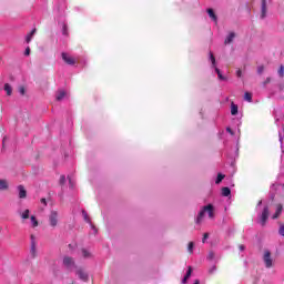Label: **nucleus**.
Here are the masks:
<instances>
[{"label": "nucleus", "instance_id": "nucleus-7", "mask_svg": "<svg viewBox=\"0 0 284 284\" xmlns=\"http://www.w3.org/2000/svg\"><path fill=\"white\" fill-rule=\"evenodd\" d=\"M63 265H64V267H67V270H72V267L75 266L74 258H72L70 256H64L63 257Z\"/></svg>", "mask_w": 284, "mask_h": 284}, {"label": "nucleus", "instance_id": "nucleus-5", "mask_svg": "<svg viewBox=\"0 0 284 284\" xmlns=\"http://www.w3.org/2000/svg\"><path fill=\"white\" fill-rule=\"evenodd\" d=\"M62 61H64L67 65H74V63H77V60L65 52H62Z\"/></svg>", "mask_w": 284, "mask_h": 284}, {"label": "nucleus", "instance_id": "nucleus-27", "mask_svg": "<svg viewBox=\"0 0 284 284\" xmlns=\"http://www.w3.org/2000/svg\"><path fill=\"white\" fill-rule=\"evenodd\" d=\"M31 222L33 227H39V221H37V217L34 215L31 216Z\"/></svg>", "mask_w": 284, "mask_h": 284}, {"label": "nucleus", "instance_id": "nucleus-12", "mask_svg": "<svg viewBox=\"0 0 284 284\" xmlns=\"http://www.w3.org/2000/svg\"><path fill=\"white\" fill-rule=\"evenodd\" d=\"M282 212H283V205L278 204L277 209L275 211V214L273 215V220L278 219V216H281Z\"/></svg>", "mask_w": 284, "mask_h": 284}, {"label": "nucleus", "instance_id": "nucleus-13", "mask_svg": "<svg viewBox=\"0 0 284 284\" xmlns=\"http://www.w3.org/2000/svg\"><path fill=\"white\" fill-rule=\"evenodd\" d=\"M190 276H192V266H189L187 272L184 278L182 280V283H187V278H190Z\"/></svg>", "mask_w": 284, "mask_h": 284}, {"label": "nucleus", "instance_id": "nucleus-10", "mask_svg": "<svg viewBox=\"0 0 284 284\" xmlns=\"http://www.w3.org/2000/svg\"><path fill=\"white\" fill-rule=\"evenodd\" d=\"M235 37H236V33L231 32V33L227 36V38L225 39V41H224L225 45L232 43V41H234V38H235Z\"/></svg>", "mask_w": 284, "mask_h": 284}, {"label": "nucleus", "instance_id": "nucleus-34", "mask_svg": "<svg viewBox=\"0 0 284 284\" xmlns=\"http://www.w3.org/2000/svg\"><path fill=\"white\" fill-rule=\"evenodd\" d=\"M60 185H65V175L60 176Z\"/></svg>", "mask_w": 284, "mask_h": 284}, {"label": "nucleus", "instance_id": "nucleus-26", "mask_svg": "<svg viewBox=\"0 0 284 284\" xmlns=\"http://www.w3.org/2000/svg\"><path fill=\"white\" fill-rule=\"evenodd\" d=\"M82 255H83V258H90V256H92V254L88 252V250L85 248H82Z\"/></svg>", "mask_w": 284, "mask_h": 284}, {"label": "nucleus", "instance_id": "nucleus-38", "mask_svg": "<svg viewBox=\"0 0 284 284\" xmlns=\"http://www.w3.org/2000/svg\"><path fill=\"white\" fill-rule=\"evenodd\" d=\"M272 78H266V80L264 81V85H267V83H271Z\"/></svg>", "mask_w": 284, "mask_h": 284}, {"label": "nucleus", "instance_id": "nucleus-2", "mask_svg": "<svg viewBox=\"0 0 284 284\" xmlns=\"http://www.w3.org/2000/svg\"><path fill=\"white\" fill-rule=\"evenodd\" d=\"M49 223L51 227H57V225L59 224V212L51 211L49 215Z\"/></svg>", "mask_w": 284, "mask_h": 284}, {"label": "nucleus", "instance_id": "nucleus-32", "mask_svg": "<svg viewBox=\"0 0 284 284\" xmlns=\"http://www.w3.org/2000/svg\"><path fill=\"white\" fill-rule=\"evenodd\" d=\"M207 239H210V233H204L203 239H202V243H205V241H207Z\"/></svg>", "mask_w": 284, "mask_h": 284}, {"label": "nucleus", "instance_id": "nucleus-28", "mask_svg": "<svg viewBox=\"0 0 284 284\" xmlns=\"http://www.w3.org/2000/svg\"><path fill=\"white\" fill-rule=\"evenodd\" d=\"M189 254H192L194 252V242H190L187 246Z\"/></svg>", "mask_w": 284, "mask_h": 284}, {"label": "nucleus", "instance_id": "nucleus-36", "mask_svg": "<svg viewBox=\"0 0 284 284\" xmlns=\"http://www.w3.org/2000/svg\"><path fill=\"white\" fill-rule=\"evenodd\" d=\"M19 92L23 97V94H26V87H20Z\"/></svg>", "mask_w": 284, "mask_h": 284}, {"label": "nucleus", "instance_id": "nucleus-17", "mask_svg": "<svg viewBox=\"0 0 284 284\" xmlns=\"http://www.w3.org/2000/svg\"><path fill=\"white\" fill-rule=\"evenodd\" d=\"M4 91L7 92L8 97L12 95V87L10 85V83L4 84Z\"/></svg>", "mask_w": 284, "mask_h": 284}, {"label": "nucleus", "instance_id": "nucleus-40", "mask_svg": "<svg viewBox=\"0 0 284 284\" xmlns=\"http://www.w3.org/2000/svg\"><path fill=\"white\" fill-rule=\"evenodd\" d=\"M239 250H240L241 252H243V251L245 250V245L240 244V245H239Z\"/></svg>", "mask_w": 284, "mask_h": 284}, {"label": "nucleus", "instance_id": "nucleus-25", "mask_svg": "<svg viewBox=\"0 0 284 284\" xmlns=\"http://www.w3.org/2000/svg\"><path fill=\"white\" fill-rule=\"evenodd\" d=\"M21 219H30V210H24L23 213L21 214Z\"/></svg>", "mask_w": 284, "mask_h": 284}, {"label": "nucleus", "instance_id": "nucleus-41", "mask_svg": "<svg viewBox=\"0 0 284 284\" xmlns=\"http://www.w3.org/2000/svg\"><path fill=\"white\" fill-rule=\"evenodd\" d=\"M214 272H216V266H213V267L210 270V273H211V274H214Z\"/></svg>", "mask_w": 284, "mask_h": 284}, {"label": "nucleus", "instance_id": "nucleus-20", "mask_svg": "<svg viewBox=\"0 0 284 284\" xmlns=\"http://www.w3.org/2000/svg\"><path fill=\"white\" fill-rule=\"evenodd\" d=\"M210 59H211V63L213 65V68L216 67V58L214 57V53H212V51H210Z\"/></svg>", "mask_w": 284, "mask_h": 284}, {"label": "nucleus", "instance_id": "nucleus-29", "mask_svg": "<svg viewBox=\"0 0 284 284\" xmlns=\"http://www.w3.org/2000/svg\"><path fill=\"white\" fill-rule=\"evenodd\" d=\"M62 34H64V37H68V24H63Z\"/></svg>", "mask_w": 284, "mask_h": 284}, {"label": "nucleus", "instance_id": "nucleus-46", "mask_svg": "<svg viewBox=\"0 0 284 284\" xmlns=\"http://www.w3.org/2000/svg\"><path fill=\"white\" fill-rule=\"evenodd\" d=\"M84 219H85V221H90V220H88V214L84 215Z\"/></svg>", "mask_w": 284, "mask_h": 284}, {"label": "nucleus", "instance_id": "nucleus-22", "mask_svg": "<svg viewBox=\"0 0 284 284\" xmlns=\"http://www.w3.org/2000/svg\"><path fill=\"white\" fill-rule=\"evenodd\" d=\"M0 190H8V182L6 180H0Z\"/></svg>", "mask_w": 284, "mask_h": 284}, {"label": "nucleus", "instance_id": "nucleus-37", "mask_svg": "<svg viewBox=\"0 0 284 284\" xmlns=\"http://www.w3.org/2000/svg\"><path fill=\"white\" fill-rule=\"evenodd\" d=\"M24 54H26V57H29V55H30V47H28V48L26 49Z\"/></svg>", "mask_w": 284, "mask_h": 284}, {"label": "nucleus", "instance_id": "nucleus-47", "mask_svg": "<svg viewBox=\"0 0 284 284\" xmlns=\"http://www.w3.org/2000/svg\"><path fill=\"white\" fill-rule=\"evenodd\" d=\"M194 284H200L199 280H196V281L194 282Z\"/></svg>", "mask_w": 284, "mask_h": 284}, {"label": "nucleus", "instance_id": "nucleus-11", "mask_svg": "<svg viewBox=\"0 0 284 284\" xmlns=\"http://www.w3.org/2000/svg\"><path fill=\"white\" fill-rule=\"evenodd\" d=\"M231 114L232 116H236V114H239V105L234 104V102L231 103Z\"/></svg>", "mask_w": 284, "mask_h": 284}, {"label": "nucleus", "instance_id": "nucleus-18", "mask_svg": "<svg viewBox=\"0 0 284 284\" xmlns=\"http://www.w3.org/2000/svg\"><path fill=\"white\" fill-rule=\"evenodd\" d=\"M31 254L32 256H37V241H33L31 244Z\"/></svg>", "mask_w": 284, "mask_h": 284}, {"label": "nucleus", "instance_id": "nucleus-31", "mask_svg": "<svg viewBox=\"0 0 284 284\" xmlns=\"http://www.w3.org/2000/svg\"><path fill=\"white\" fill-rule=\"evenodd\" d=\"M278 74H280L281 78L284 77V67L283 65L280 67Z\"/></svg>", "mask_w": 284, "mask_h": 284}, {"label": "nucleus", "instance_id": "nucleus-8", "mask_svg": "<svg viewBox=\"0 0 284 284\" xmlns=\"http://www.w3.org/2000/svg\"><path fill=\"white\" fill-rule=\"evenodd\" d=\"M267 17V0H262L261 19Z\"/></svg>", "mask_w": 284, "mask_h": 284}, {"label": "nucleus", "instance_id": "nucleus-21", "mask_svg": "<svg viewBox=\"0 0 284 284\" xmlns=\"http://www.w3.org/2000/svg\"><path fill=\"white\" fill-rule=\"evenodd\" d=\"M215 72L221 81H226V78L223 77V74L221 73V70L219 68H215Z\"/></svg>", "mask_w": 284, "mask_h": 284}, {"label": "nucleus", "instance_id": "nucleus-14", "mask_svg": "<svg viewBox=\"0 0 284 284\" xmlns=\"http://www.w3.org/2000/svg\"><path fill=\"white\" fill-rule=\"evenodd\" d=\"M36 33H37V29H33L29 34H27V38H26L27 43H30V41H32V37H34Z\"/></svg>", "mask_w": 284, "mask_h": 284}, {"label": "nucleus", "instance_id": "nucleus-24", "mask_svg": "<svg viewBox=\"0 0 284 284\" xmlns=\"http://www.w3.org/2000/svg\"><path fill=\"white\" fill-rule=\"evenodd\" d=\"M224 179H225V175L219 173V174H217V178H216V180H215L216 185H219V183H221V181H223Z\"/></svg>", "mask_w": 284, "mask_h": 284}, {"label": "nucleus", "instance_id": "nucleus-42", "mask_svg": "<svg viewBox=\"0 0 284 284\" xmlns=\"http://www.w3.org/2000/svg\"><path fill=\"white\" fill-rule=\"evenodd\" d=\"M226 132H229L230 134H234V132L230 128L226 129Z\"/></svg>", "mask_w": 284, "mask_h": 284}, {"label": "nucleus", "instance_id": "nucleus-23", "mask_svg": "<svg viewBox=\"0 0 284 284\" xmlns=\"http://www.w3.org/2000/svg\"><path fill=\"white\" fill-rule=\"evenodd\" d=\"M244 99H245V101H247L248 103H252V93L245 92V93H244Z\"/></svg>", "mask_w": 284, "mask_h": 284}, {"label": "nucleus", "instance_id": "nucleus-15", "mask_svg": "<svg viewBox=\"0 0 284 284\" xmlns=\"http://www.w3.org/2000/svg\"><path fill=\"white\" fill-rule=\"evenodd\" d=\"M207 14L213 21H217L216 13H214V9H207Z\"/></svg>", "mask_w": 284, "mask_h": 284}, {"label": "nucleus", "instance_id": "nucleus-19", "mask_svg": "<svg viewBox=\"0 0 284 284\" xmlns=\"http://www.w3.org/2000/svg\"><path fill=\"white\" fill-rule=\"evenodd\" d=\"M65 98V91H59L57 94V101H62Z\"/></svg>", "mask_w": 284, "mask_h": 284}, {"label": "nucleus", "instance_id": "nucleus-44", "mask_svg": "<svg viewBox=\"0 0 284 284\" xmlns=\"http://www.w3.org/2000/svg\"><path fill=\"white\" fill-rule=\"evenodd\" d=\"M236 74H237V77H241V74H242L241 70H237Z\"/></svg>", "mask_w": 284, "mask_h": 284}, {"label": "nucleus", "instance_id": "nucleus-3", "mask_svg": "<svg viewBox=\"0 0 284 284\" xmlns=\"http://www.w3.org/2000/svg\"><path fill=\"white\" fill-rule=\"evenodd\" d=\"M267 219H270V207L265 206L260 217V223L262 226H265V224L267 223Z\"/></svg>", "mask_w": 284, "mask_h": 284}, {"label": "nucleus", "instance_id": "nucleus-4", "mask_svg": "<svg viewBox=\"0 0 284 284\" xmlns=\"http://www.w3.org/2000/svg\"><path fill=\"white\" fill-rule=\"evenodd\" d=\"M75 274L80 278V281H83L84 283H88V281H90V276L85 273L83 268H78Z\"/></svg>", "mask_w": 284, "mask_h": 284}, {"label": "nucleus", "instance_id": "nucleus-35", "mask_svg": "<svg viewBox=\"0 0 284 284\" xmlns=\"http://www.w3.org/2000/svg\"><path fill=\"white\" fill-rule=\"evenodd\" d=\"M264 71H265V67L261 65L257 68V74H261Z\"/></svg>", "mask_w": 284, "mask_h": 284}, {"label": "nucleus", "instance_id": "nucleus-30", "mask_svg": "<svg viewBox=\"0 0 284 284\" xmlns=\"http://www.w3.org/2000/svg\"><path fill=\"white\" fill-rule=\"evenodd\" d=\"M278 234L284 237V224L280 225Z\"/></svg>", "mask_w": 284, "mask_h": 284}, {"label": "nucleus", "instance_id": "nucleus-9", "mask_svg": "<svg viewBox=\"0 0 284 284\" xmlns=\"http://www.w3.org/2000/svg\"><path fill=\"white\" fill-rule=\"evenodd\" d=\"M19 192V199H26L28 196V191H26V187L23 185L18 186Z\"/></svg>", "mask_w": 284, "mask_h": 284}, {"label": "nucleus", "instance_id": "nucleus-33", "mask_svg": "<svg viewBox=\"0 0 284 284\" xmlns=\"http://www.w3.org/2000/svg\"><path fill=\"white\" fill-rule=\"evenodd\" d=\"M214 256H215L214 252L211 251V252L209 253V256H207L209 261H214Z\"/></svg>", "mask_w": 284, "mask_h": 284}, {"label": "nucleus", "instance_id": "nucleus-1", "mask_svg": "<svg viewBox=\"0 0 284 284\" xmlns=\"http://www.w3.org/2000/svg\"><path fill=\"white\" fill-rule=\"evenodd\" d=\"M205 212L207 213L209 219H214V205L207 204L203 206L200 213L197 214L196 223H201L203 221Z\"/></svg>", "mask_w": 284, "mask_h": 284}, {"label": "nucleus", "instance_id": "nucleus-6", "mask_svg": "<svg viewBox=\"0 0 284 284\" xmlns=\"http://www.w3.org/2000/svg\"><path fill=\"white\" fill-rule=\"evenodd\" d=\"M263 261L265 263V267H272V253L270 251L264 252Z\"/></svg>", "mask_w": 284, "mask_h": 284}, {"label": "nucleus", "instance_id": "nucleus-45", "mask_svg": "<svg viewBox=\"0 0 284 284\" xmlns=\"http://www.w3.org/2000/svg\"><path fill=\"white\" fill-rule=\"evenodd\" d=\"M2 145H6V139L2 140Z\"/></svg>", "mask_w": 284, "mask_h": 284}, {"label": "nucleus", "instance_id": "nucleus-39", "mask_svg": "<svg viewBox=\"0 0 284 284\" xmlns=\"http://www.w3.org/2000/svg\"><path fill=\"white\" fill-rule=\"evenodd\" d=\"M40 203H42L43 205H48V202L45 201V197H42V199L40 200Z\"/></svg>", "mask_w": 284, "mask_h": 284}, {"label": "nucleus", "instance_id": "nucleus-16", "mask_svg": "<svg viewBox=\"0 0 284 284\" xmlns=\"http://www.w3.org/2000/svg\"><path fill=\"white\" fill-rule=\"evenodd\" d=\"M230 194H232V190H230V187H222V196H230Z\"/></svg>", "mask_w": 284, "mask_h": 284}, {"label": "nucleus", "instance_id": "nucleus-43", "mask_svg": "<svg viewBox=\"0 0 284 284\" xmlns=\"http://www.w3.org/2000/svg\"><path fill=\"white\" fill-rule=\"evenodd\" d=\"M33 241H37V240L34 237V235H31V245H32Z\"/></svg>", "mask_w": 284, "mask_h": 284}]
</instances>
